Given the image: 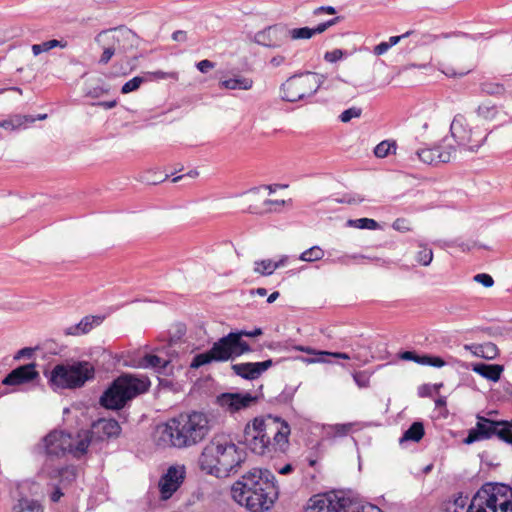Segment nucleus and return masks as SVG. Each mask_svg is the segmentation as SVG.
<instances>
[{"label":"nucleus","instance_id":"b1692460","mask_svg":"<svg viewBox=\"0 0 512 512\" xmlns=\"http://www.w3.org/2000/svg\"><path fill=\"white\" fill-rule=\"evenodd\" d=\"M103 319H104V317H102V316H93V315L85 316L79 321V323L66 328L64 333L66 335H72V336H79V335L87 334L95 326L100 325L102 323Z\"/></svg>","mask_w":512,"mask_h":512},{"label":"nucleus","instance_id":"69168bd1","mask_svg":"<svg viewBox=\"0 0 512 512\" xmlns=\"http://www.w3.org/2000/svg\"><path fill=\"white\" fill-rule=\"evenodd\" d=\"M336 13H337L336 8L333 7V6H329V5H327V6H319V7L315 8L313 10V15L314 16H319L321 14L334 15Z\"/></svg>","mask_w":512,"mask_h":512},{"label":"nucleus","instance_id":"9d476101","mask_svg":"<svg viewBox=\"0 0 512 512\" xmlns=\"http://www.w3.org/2000/svg\"><path fill=\"white\" fill-rule=\"evenodd\" d=\"M450 133L458 146L465 147L472 152L477 151L485 143L489 134L486 130L470 128L466 118L461 114L454 117L450 125Z\"/></svg>","mask_w":512,"mask_h":512},{"label":"nucleus","instance_id":"0eeeda50","mask_svg":"<svg viewBox=\"0 0 512 512\" xmlns=\"http://www.w3.org/2000/svg\"><path fill=\"white\" fill-rule=\"evenodd\" d=\"M324 80L323 75L315 72L295 74L281 85V99L293 103L310 97L320 89Z\"/></svg>","mask_w":512,"mask_h":512},{"label":"nucleus","instance_id":"c756f323","mask_svg":"<svg viewBox=\"0 0 512 512\" xmlns=\"http://www.w3.org/2000/svg\"><path fill=\"white\" fill-rule=\"evenodd\" d=\"M459 35H462V36H465V37H468L469 35L466 34V33H456V32H453V33H442L440 35H435V34H431V33H423V34H414L413 36H415V44L416 45H428V44H431L433 43L434 41H436L437 39L439 38H450L452 36H459Z\"/></svg>","mask_w":512,"mask_h":512},{"label":"nucleus","instance_id":"7ed1b4c3","mask_svg":"<svg viewBox=\"0 0 512 512\" xmlns=\"http://www.w3.org/2000/svg\"><path fill=\"white\" fill-rule=\"evenodd\" d=\"M232 498L250 512H266L279 497L275 475L268 469L254 468L231 487Z\"/></svg>","mask_w":512,"mask_h":512},{"label":"nucleus","instance_id":"13d9d810","mask_svg":"<svg viewBox=\"0 0 512 512\" xmlns=\"http://www.w3.org/2000/svg\"><path fill=\"white\" fill-rule=\"evenodd\" d=\"M110 88L105 86H96L91 89H89L86 92V96L90 98H99L104 94H107L109 92Z\"/></svg>","mask_w":512,"mask_h":512},{"label":"nucleus","instance_id":"1a4fd4ad","mask_svg":"<svg viewBox=\"0 0 512 512\" xmlns=\"http://www.w3.org/2000/svg\"><path fill=\"white\" fill-rule=\"evenodd\" d=\"M39 455L45 457V464L65 457L68 452H73V439L70 433L62 430H52L42 438L36 446Z\"/></svg>","mask_w":512,"mask_h":512},{"label":"nucleus","instance_id":"4c0bfd02","mask_svg":"<svg viewBox=\"0 0 512 512\" xmlns=\"http://www.w3.org/2000/svg\"><path fill=\"white\" fill-rule=\"evenodd\" d=\"M420 250L416 253V261L422 266H429L433 260V251L427 245L418 244Z\"/></svg>","mask_w":512,"mask_h":512},{"label":"nucleus","instance_id":"cd10ccee","mask_svg":"<svg viewBox=\"0 0 512 512\" xmlns=\"http://www.w3.org/2000/svg\"><path fill=\"white\" fill-rule=\"evenodd\" d=\"M424 434L425 429L423 423L421 421H415L406 431H404L399 442L401 444L407 441L419 442L423 438Z\"/></svg>","mask_w":512,"mask_h":512},{"label":"nucleus","instance_id":"6e6d98bb","mask_svg":"<svg viewBox=\"0 0 512 512\" xmlns=\"http://www.w3.org/2000/svg\"><path fill=\"white\" fill-rule=\"evenodd\" d=\"M467 496H463L460 492L453 500H448L457 512L462 511L467 504Z\"/></svg>","mask_w":512,"mask_h":512},{"label":"nucleus","instance_id":"393cba45","mask_svg":"<svg viewBox=\"0 0 512 512\" xmlns=\"http://www.w3.org/2000/svg\"><path fill=\"white\" fill-rule=\"evenodd\" d=\"M169 364V360L163 359L156 354L147 353L139 359L136 367L143 369L152 368L159 374H166V368Z\"/></svg>","mask_w":512,"mask_h":512},{"label":"nucleus","instance_id":"864d4df0","mask_svg":"<svg viewBox=\"0 0 512 512\" xmlns=\"http://www.w3.org/2000/svg\"><path fill=\"white\" fill-rule=\"evenodd\" d=\"M474 281L483 285L486 288H490L494 285V279L490 274L479 273L474 276Z\"/></svg>","mask_w":512,"mask_h":512},{"label":"nucleus","instance_id":"c9c22d12","mask_svg":"<svg viewBox=\"0 0 512 512\" xmlns=\"http://www.w3.org/2000/svg\"><path fill=\"white\" fill-rule=\"evenodd\" d=\"M347 226L354 227L358 229H367V230H375L379 228V223L371 218H359V219H349L347 221Z\"/></svg>","mask_w":512,"mask_h":512},{"label":"nucleus","instance_id":"58836bf2","mask_svg":"<svg viewBox=\"0 0 512 512\" xmlns=\"http://www.w3.org/2000/svg\"><path fill=\"white\" fill-rule=\"evenodd\" d=\"M324 257V251L319 246H312L309 249L303 251L299 259L305 262H314L321 260Z\"/></svg>","mask_w":512,"mask_h":512},{"label":"nucleus","instance_id":"774afa93","mask_svg":"<svg viewBox=\"0 0 512 512\" xmlns=\"http://www.w3.org/2000/svg\"><path fill=\"white\" fill-rule=\"evenodd\" d=\"M501 431L505 437L512 436V419L511 420H500Z\"/></svg>","mask_w":512,"mask_h":512},{"label":"nucleus","instance_id":"6e6552de","mask_svg":"<svg viewBox=\"0 0 512 512\" xmlns=\"http://www.w3.org/2000/svg\"><path fill=\"white\" fill-rule=\"evenodd\" d=\"M511 492V486L500 482H486L474 494L467 512H497L500 500Z\"/></svg>","mask_w":512,"mask_h":512},{"label":"nucleus","instance_id":"de8ad7c7","mask_svg":"<svg viewBox=\"0 0 512 512\" xmlns=\"http://www.w3.org/2000/svg\"><path fill=\"white\" fill-rule=\"evenodd\" d=\"M362 114V109L358 107H351L344 110L340 115L339 119L343 123L351 121L353 118H359Z\"/></svg>","mask_w":512,"mask_h":512},{"label":"nucleus","instance_id":"a18cd8bd","mask_svg":"<svg viewBox=\"0 0 512 512\" xmlns=\"http://www.w3.org/2000/svg\"><path fill=\"white\" fill-rule=\"evenodd\" d=\"M143 82H144L143 77L135 76L123 84V86L121 87V93L128 94V93L134 92L140 88V86Z\"/></svg>","mask_w":512,"mask_h":512},{"label":"nucleus","instance_id":"423d86ee","mask_svg":"<svg viewBox=\"0 0 512 512\" xmlns=\"http://www.w3.org/2000/svg\"><path fill=\"white\" fill-rule=\"evenodd\" d=\"M305 512H383L376 505L370 504L367 509L358 500L344 491H337L333 497L315 495L309 499Z\"/></svg>","mask_w":512,"mask_h":512},{"label":"nucleus","instance_id":"e433bc0d","mask_svg":"<svg viewBox=\"0 0 512 512\" xmlns=\"http://www.w3.org/2000/svg\"><path fill=\"white\" fill-rule=\"evenodd\" d=\"M314 28L310 27H300V28H293L288 29V37H290L293 40H308L311 39L313 36H315Z\"/></svg>","mask_w":512,"mask_h":512},{"label":"nucleus","instance_id":"09e8293b","mask_svg":"<svg viewBox=\"0 0 512 512\" xmlns=\"http://www.w3.org/2000/svg\"><path fill=\"white\" fill-rule=\"evenodd\" d=\"M344 19L343 16H336L334 18H331L327 21H324L322 23H319L317 26L313 27L315 34H322L325 32L328 28L340 23Z\"/></svg>","mask_w":512,"mask_h":512},{"label":"nucleus","instance_id":"c85d7f7f","mask_svg":"<svg viewBox=\"0 0 512 512\" xmlns=\"http://www.w3.org/2000/svg\"><path fill=\"white\" fill-rule=\"evenodd\" d=\"M476 115L484 120L491 122L493 120H496L499 115V109L498 106L495 104H492L490 101H486L482 104H480L476 110Z\"/></svg>","mask_w":512,"mask_h":512},{"label":"nucleus","instance_id":"4d7b16f0","mask_svg":"<svg viewBox=\"0 0 512 512\" xmlns=\"http://www.w3.org/2000/svg\"><path fill=\"white\" fill-rule=\"evenodd\" d=\"M68 43L66 41L57 40V39H51L45 42H42V47L44 52H48L53 48L60 47L65 48L67 47Z\"/></svg>","mask_w":512,"mask_h":512},{"label":"nucleus","instance_id":"680f3d73","mask_svg":"<svg viewBox=\"0 0 512 512\" xmlns=\"http://www.w3.org/2000/svg\"><path fill=\"white\" fill-rule=\"evenodd\" d=\"M215 65H216L215 62H212L208 59H204V60L199 61L196 64V67L201 73H208L209 70H211L215 67Z\"/></svg>","mask_w":512,"mask_h":512},{"label":"nucleus","instance_id":"0e129e2a","mask_svg":"<svg viewBox=\"0 0 512 512\" xmlns=\"http://www.w3.org/2000/svg\"><path fill=\"white\" fill-rule=\"evenodd\" d=\"M35 349L31 347H24L16 352L14 360H20L22 358H31L34 354Z\"/></svg>","mask_w":512,"mask_h":512},{"label":"nucleus","instance_id":"7c9ffc66","mask_svg":"<svg viewBox=\"0 0 512 512\" xmlns=\"http://www.w3.org/2000/svg\"><path fill=\"white\" fill-rule=\"evenodd\" d=\"M230 336H232V345L235 359L245 353L251 352V346L244 341L243 336L236 332L235 330L230 331Z\"/></svg>","mask_w":512,"mask_h":512},{"label":"nucleus","instance_id":"a19ab883","mask_svg":"<svg viewBox=\"0 0 512 512\" xmlns=\"http://www.w3.org/2000/svg\"><path fill=\"white\" fill-rule=\"evenodd\" d=\"M254 271L263 276H269L275 271V265L271 259L259 260L255 262Z\"/></svg>","mask_w":512,"mask_h":512},{"label":"nucleus","instance_id":"39448f33","mask_svg":"<svg viewBox=\"0 0 512 512\" xmlns=\"http://www.w3.org/2000/svg\"><path fill=\"white\" fill-rule=\"evenodd\" d=\"M44 376L54 392L75 390L95 379V367L85 360L66 361L54 365L51 370H45Z\"/></svg>","mask_w":512,"mask_h":512},{"label":"nucleus","instance_id":"4468645a","mask_svg":"<svg viewBox=\"0 0 512 512\" xmlns=\"http://www.w3.org/2000/svg\"><path fill=\"white\" fill-rule=\"evenodd\" d=\"M246 460V452L244 449L239 448L233 441L228 445L227 451L224 453L221 461H216L218 464L213 468V471L208 472V475L217 478L228 477L232 473H236L238 468Z\"/></svg>","mask_w":512,"mask_h":512},{"label":"nucleus","instance_id":"72a5a7b5","mask_svg":"<svg viewBox=\"0 0 512 512\" xmlns=\"http://www.w3.org/2000/svg\"><path fill=\"white\" fill-rule=\"evenodd\" d=\"M396 147L397 145L395 141L390 142L388 140H384L376 145L374 148V155L377 158H385L391 153L395 154Z\"/></svg>","mask_w":512,"mask_h":512},{"label":"nucleus","instance_id":"473e14b6","mask_svg":"<svg viewBox=\"0 0 512 512\" xmlns=\"http://www.w3.org/2000/svg\"><path fill=\"white\" fill-rule=\"evenodd\" d=\"M16 512H44L43 506L34 499L21 498L14 506Z\"/></svg>","mask_w":512,"mask_h":512},{"label":"nucleus","instance_id":"bb28decb","mask_svg":"<svg viewBox=\"0 0 512 512\" xmlns=\"http://www.w3.org/2000/svg\"><path fill=\"white\" fill-rule=\"evenodd\" d=\"M253 84L254 81L251 78L236 76L234 78L220 81L219 86L229 90H250L253 87Z\"/></svg>","mask_w":512,"mask_h":512},{"label":"nucleus","instance_id":"5fc2aeb1","mask_svg":"<svg viewBox=\"0 0 512 512\" xmlns=\"http://www.w3.org/2000/svg\"><path fill=\"white\" fill-rule=\"evenodd\" d=\"M148 75L153 77L156 80H164V79H178V73L177 72H164L161 70L148 72Z\"/></svg>","mask_w":512,"mask_h":512},{"label":"nucleus","instance_id":"ea45409f","mask_svg":"<svg viewBox=\"0 0 512 512\" xmlns=\"http://www.w3.org/2000/svg\"><path fill=\"white\" fill-rule=\"evenodd\" d=\"M298 388L299 386L286 385L282 392L275 397V402L278 404H290Z\"/></svg>","mask_w":512,"mask_h":512},{"label":"nucleus","instance_id":"4be33fe9","mask_svg":"<svg viewBox=\"0 0 512 512\" xmlns=\"http://www.w3.org/2000/svg\"><path fill=\"white\" fill-rule=\"evenodd\" d=\"M470 369L491 382H498L504 371V366L501 364H487L484 362H478L471 363Z\"/></svg>","mask_w":512,"mask_h":512},{"label":"nucleus","instance_id":"f704fd0d","mask_svg":"<svg viewBox=\"0 0 512 512\" xmlns=\"http://www.w3.org/2000/svg\"><path fill=\"white\" fill-rule=\"evenodd\" d=\"M112 39H113V43L103 49L102 55L99 59V64H102V65L107 64L114 55L119 53L120 41L118 38L116 39L115 36H113Z\"/></svg>","mask_w":512,"mask_h":512},{"label":"nucleus","instance_id":"f8f14e48","mask_svg":"<svg viewBox=\"0 0 512 512\" xmlns=\"http://www.w3.org/2000/svg\"><path fill=\"white\" fill-rule=\"evenodd\" d=\"M231 442L230 435L224 433L215 435L203 448L199 456L198 464L200 470L206 474L213 471V468L218 465L216 461H221Z\"/></svg>","mask_w":512,"mask_h":512},{"label":"nucleus","instance_id":"052dcab7","mask_svg":"<svg viewBox=\"0 0 512 512\" xmlns=\"http://www.w3.org/2000/svg\"><path fill=\"white\" fill-rule=\"evenodd\" d=\"M235 331L248 338H255L263 334V329L260 327H255L253 330L236 329Z\"/></svg>","mask_w":512,"mask_h":512},{"label":"nucleus","instance_id":"f257e3e1","mask_svg":"<svg viewBox=\"0 0 512 512\" xmlns=\"http://www.w3.org/2000/svg\"><path fill=\"white\" fill-rule=\"evenodd\" d=\"M210 430V419L206 413L195 410L183 412L157 425L154 441L163 448H188L203 441Z\"/></svg>","mask_w":512,"mask_h":512},{"label":"nucleus","instance_id":"bf43d9fd","mask_svg":"<svg viewBox=\"0 0 512 512\" xmlns=\"http://www.w3.org/2000/svg\"><path fill=\"white\" fill-rule=\"evenodd\" d=\"M398 357L403 361H413L415 363H418L419 354L413 350H405L400 351L398 353Z\"/></svg>","mask_w":512,"mask_h":512},{"label":"nucleus","instance_id":"c03bdc74","mask_svg":"<svg viewBox=\"0 0 512 512\" xmlns=\"http://www.w3.org/2000/svg\"><path fill=\"white\" fill-rule=\"evenodd\" d=\"M352 377L359 388L369 387L371 373H369L368 371H356L352 374Z\"/></svg>","mask_w":512,"mask_h":512},{"label":"nucleus","instance_id":"412c9836","mask_svg":"<svg viewBox=\"0 0 512 512\" xmlns=\"http://www.w3.org/2000/svg\"><path fill=\"white\" fill-rule=\"evenodd\" d=\"M454 152L455 148L453 146L443 147L436 145L431 148L419 149L416 151V155L423 163L434 165L437 163H448Z\"/></svg>","mask_w":512,"mask_h":512},{"label":"nucleus","instance_id":"dca6fc26","mask_svg":"<svg viewBox=\"0 0 512 512\" xmlns=\"http://www.w3.org/2000/svg\"><path fill=\"white\" fill-rule=\"evenodd\" d=\"M288 38V28L283 24H274L258 31L254 42L268 48L281 47Z\"/></svg>","mask_w":512,"mask_h":512},{"label":"nucleus","instance_id":"2eb2a0df","mask_svg":"<svg viewBox=\"0 0 512 512\" xmlns=\"http://www.w3.org/2000/svg\"><path fill=\"white\" fill-rule=\"evenodd\" d=\"M257 395L250 392H223L216 396L215 404L230 414L251 407L258 401Z\"/></svg>","mask_w":512,"mask_h":512},{"label":"nucleus","instance_id":"603ef678","mask_svg":"<svg viewBox=\"0 0 512 512\" xmlns=\"http://www.w3.org/2000/svg\"><path fill=\"white\" fill-rule=\"evenodd\" d=\"M50 485L52 487V490L49 493V499H50L51 502L57 503V502L60 501L61 497L64 496L63 490L65 488L62 487L61 485L57 484V483L50 484Z\"/></svg>","mask_w":512,"mask_h":512},{"label":"nucleus","instance_id":"e2e57ef3","mask_svg":"<svg viewBox=\"0 0 512 512\" xmlns=\"http://www.w3.org/2000/svg\"><path fill=\"white\" fill-rule=\"evenodd\" d=\"M414 34H415L414 30H409V31L403 33L402 35L391 36L389 38V41H387V43H388V45H390V48H391V47L395 46L396 44H398L402 39L410 37Z\"/></svg>","mask_w":512,"mask_h":512},{"label":"nucleus","instance_id":"f3484780","mask_svg":"<svg viewBox=\"0 0 512 512\" xmlns=\"http://www.w3.org/2000/svg\"><path fill=\"white\" fill-rule=\"evenodd\" d=\"M36 363H27L11 370L1 381L5 386H19L32 383L39 379L40 374L36 369Z\"/></svg>","mask_w":512,"mask_h":512},{"label":"nucleus","instance_id":"3c124183","mask_svg":"<svg viewBox=\"0 0 512 512\" xmlns=\"http://www.w3.org/2000/svg\"><path fill=\"white\" fill-rule=\"evenodd\" d=\"M497 512H512V488L511 492L500 500Z\"/></svg>","mask_w":512,"mask_h":512},{"label":"nucleus","instance_id":"a878e982","mask_svg":"<svg viewBox=\"0 0 512 512\" xmlns=\"http://www.w3.org/2000/svg\"><path fill=\"white\" fill-rule=\"evenodd\" d=\"M297 350L307 352L309 354H315V358H302L307 363H330L328 357H334L339 359L349 360L350 356L344 352H327V351H315L309 347L298 346Z\"/></svg>","mask_w":512,"mask_h":512},{"label":"nucleus","instance_id":"aec40b11","mask_svg":"<svg viewBox=\"0 0 512 512\" xmlns=\"http://www.w3.org/2000/svg\"><path fill=\"white\" fill-rule=\"evenodd\" d=\"M184 471L175 466L168 468L159 481V490L163 500L169 499L180 487L184 480Z\"/></svg>","mask_w":512,"mask_h":512},{"label":"nucleus","instance_id":"5701e85b","mask_svg":"<svg viewBox=\"0 0 512 512\" xmlns=\"http://www.w3.org/2000/svg\"><path fill=\"white\" fill-rule=\"evenodd\" d=\"M50 479H57V484L68 488L77 478V469L74 465L53 468L48 472Z\"/></svg>","mask_w":512,"mask_h":512},{"label":"nucleus","instance_id":"ddd939ff","mask_svg":"<svg viewBox=\"0 0 512 512\" xmlns=\"http://www.w3.org/2000/svg\"><path fill=\"white\" fill-rule=\"evenodd\" d=\"M476 419L475 427L469 429L467 436L463 439L464 444L471 445L475 442L491 439L493 436L504 442L505 436L501 431L500 420L490 419L480 414H477Z\"/></svg>","mask_w":512,"mask_h":512},{"label":"nucleus","instance_id":"20e7f679","mask_svg":"<svg viewBox=\"0 0 512 512\" xmlns=\"http://www.w3.org/2000/svg\"><path fill=\"white\" fill-rule=\"evenodd\" d=\"M150 386L151 382L147 376L122 373L103 391L99 404L107 410H122L133 399L148 392Z\"/></svg>","mask_w":512,"mask_h":512},{"label":"nucleus","instance_id":"a211bd4d","mask_svg":"<svg viewBox=\"0 0 512 512\" xmlns=\"http://www.w3.org/2000/svg\"><path fill=\"white\" fill-rule=\"evenodd\" d=\"M121 426L114 418H99L92 423L90 430L92 440L102 442L106 439H116L121 433Z\"/></svg>","mask_w":512,"mask_h":512},{"label":"nucleus","instance_id":"f03ea898","mask_svg":"<svg viewBox=\"0 0 512 512\" xmlns=\"http://www.w3.org/2000/svg\"><path fill=\"white\" fill-rule=\"evenodd\" d=\"M290 433L286 420L268 414L266 418L255 417L248 422L237 441L257 455H271L272 452H286Z\"/></svg>","mask_w":512,"mask_h":512},{"label":"nucleus","instance_id":"338daca9","mask_svg":"<svg viewBox=\"0 0 512 512\" xmlns=\"http://www.w3.org/2000/svg\"><path fill=\"white\" fill-rule=\"evenodd\" d=\"M393 229L400 231V232H406L409 231L410 228L408 227V221L404 218H397L393 224Z\"/></svg>","mask_w":512,"mask_h":512},{"label":"nucleus","instance_id":"79ce46f5","mask_svg":"<svg viewBox=\"0 0 512 512\" xmlns=\"http://www.w3.org/2000/svg\"><path fill=\"white\" fill-rule=\"evenodd\" d=\"M481 354L480 357L486 360H493L499 355V349L496 344L492 342H486L480 344Z\"/></svg>","mask_w":512,"mask_h":512},{"label":"nucleus","instance_id":"2f4dec72","mask_svg":"<svg viewBox=\"0 0 512 512\" xmlns=\"http://www.w3.org/2000/svg\"><path fill=\"white\" fill-rule=\"evenodd\" d=\"M479 87L481 93L488 96H502L506 92L504 84L499 82H492L487 80L481 82Z\"/></svg>","mask_w":512,"mask_h":512},{"label":"nucleus","instance_id":"6ab92c4d","mask_svg":"<svg viewBox=\"0 0 512 512\" xmlns=\"http://www.w3.org/2000/svg\"><path fill=\"white\" fill-rule=\"evenodd\" d=\"M272 359L261 362H244L231 365L234 374L245 380H255L274 365Z\"/></svg>","mask_w":512,"mask_h":512},{"label":"nucleus","instance_id":"8fccbe9b","mask_svg":"<svg viewBox=\"0 0 512 512\" xmlns=\"http://www.w3.org/2000/svg\"><path fill=\"white\" fill-rule=\"evenodd\" d=\"M10 120L13 123L14 130L21 127H25L27 123L35 122L34 117L27 115H15L11 117Z\"/></svg>","mask_w":512,"mask_h":512},{"label":"nucleus","instance_id":"9b49d317","mask_svg":"<svg viewBox=\"0 0 512 512\" xmlns=\"http://www.w3.org/2000/svg\"><path fill=\"white\" fill-rule=\"evenodd\" d=\"M230 332L213 343L211 348L203 353L193 356L190 363L191 369H199L212 362H226L235 360Z\"/></svg>","mask_w":512,"mask_h":512},{"label":"nucleus","instance_id":"37998d69","mask_svg":"<svg viewBox=\"0 0 512 512\" xmlns=\"http://www.w3.org/2000/svg\"><path fill=\"white\" fill-rule=\"evenodd\" d=\"M96 442L92 440L91 433L89 432L88 436L85 439H82L77 442V444L73 445V452H69L73 456L80 458V456L84 455L87 452L89 443Z\"/></svg>","mask_w":512,"mask_h":512},{"label":"nucleus","instance_id":"49530a36","mask_svg":"<svg viewBox=\"0 0 512 512\" xmlns=\"http://www.w3.org/2000/svg\"><path fill=\"white\" fill-rule=\"evenodd\" d=\"M348 55H350L348 51L337 48L331 51H327L324 54V60L329 63H335L341 60L343 57H347Z\"/></svg>","mask_w":512,"mask_h":512}]
</instances>
